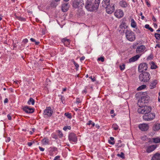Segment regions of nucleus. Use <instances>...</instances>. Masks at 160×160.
I'll return each mask as SVG.
<instances>
[{"instance_id": "47", "label": "nucleus", "mask_w": 160, "mask_h": 160, "mask_svg": "<svg viewBox=\"0 0 160 160\" xmlns=\"http://www.w3.org/2000/svg\"><path fill=\"white\" fill-rule=\"evenodd\" d=\"M74 64L77 68L79 67V65L78 64L76 63L75 62H74Z\"/></svg>"}, {"instance_id": "32", "label": "nucleus", "mask_w": 160, "mask_h": 160, "mask_svg": "<svg viewBox=\"0 0 160 160\" xmlns=\"http://www.w3.org/2000/svg\"><path fill=\"white\" fill-rule=\"evenodd\" d=\"M35 101L32 98H30L28 102V103L29 105L31 104L32 105H33L34 104Z\"/></svg>"}, {"instance_id": "48", "label": "nucleus", "mask_w": 160, "mask_h": 160, "mask_svg": "<svg viewBox=\"0 0 160 160\" xmlns=\"http://www.w3.org/2000/svg\"><path fill=\"white\" fill-rule=\"evenodd\" d=\"M140 15L141 16V19L142 20H143L144 18V17L142 15V12H140Z\"/></svg>"}, {"instance_id": "43", "label": "nucleus", "mask_w": 160, "mask_h": 160, "mask_svg": "<svg viewBox=\"0 0 160 160\" xmlns=\"http://www.w3.org/2000/svg\"><path fill=\"white\" fill-rule=\"evenodd\" d=\"M104 58L103 57L99 58L98 59V60L101 61L102 62H103L104 61Z\"/></svg>"}, {"instance_id": "54", "label": "nucleus", "mask_w": 160, "mask_h": 160, "mask_svg": "<svg viewBox=\"0 0 160 160\" xmlns=\"http://www.w3.org/2000/svg\"><path fill=\"white\" fill-rule=\"evenodd\" d=\"M85 58V57L84 56H82V57H81L80 58V61H82V60H83Z\"/></svg>"}, {"instance_id": "30", "label": "nucleus", "mask_w": 160, "mask_h": 160, "mask_svg": "<svg viewBox=\"0 0 160 160\" xmlns=\"http://www.w3.org/2000/svg\"><path fill=\"white\" fill-rule=\"evenodd\" d=\"M87 125H91V127H93L95 126V123L91 120H89L88 122L87 123Z\"/></svg>"}, {"instance_id": "46", "label": "nucleus", "mask_w": 160, "mask_h": 160, "mask_svg": "<svg viewBox=\"0 0 160 160\" xmlns=\"http://www.w3.org/2000/svg\"><path fill=\"white\" fill-rule=\"evenodd\" d=\"M28 40L27 38L24 39L23 40V42L25 43L28 42Z\"/></svg>"}, {"instance_id": "62", "label": "nucleus", "mask_w": 160, "mask_h": 160, "mask_svg": "<svg viewBox=\"0 0 160 160\" xmlns=\"http://www.w3.org/2000/svg\"><path fill=\"white\" fill-rule=\"evenodd\" d=\"M66 90V88H63V89L62 92V93H63V92L65 91Z\"/></svg>"}, {"instance_id": "56", "label": "nucleus", "mask_w": 160, "mask_h": 160, "mask_svg": "<svg viewBox=\"0 0 160 160\" xmlns=\"http://www.w3.org/2000/svg\"><path fill=\"white\" fill-rule=\"evenodd\" d=\"M152 19L153 21L154 22H156V19L155 18L154 16H153Z\"/></svg>"}, {"instance_id": "53", "label": "nucleus", "mask_w": 160, "mask_h": 160, "mask_svg": "<svg viewBox=\"0 0 160 160\" xmlns=\"http://www.w3.org/2000/svg\"><path fill=\"white\" fill-rule=\"evenodd\" d=\"M92 80V82H94V81H95V78H92V77H89Z\"/></svg>"}, {"instance_id": "50", "label": "nucleus", "mask_w": 160, "mask_h": 160, "mask_svg": "<svg viewBox=\"0 0 160 160\" xmlns=\"http://www.w3.org/2000/svg\"><path fill=\"white\" fill-rule=\"evenodd\" d=\"M39 148L40 150L41 151L43 152V151H44V148H42V147H40V146L39 147Z\"/></svg>"}, {"instance_id": "36", "label": "nucleus", "mask_w": 160, "mask_h": 160, "mask_svg": "<svg viewBox=\"0 0 160 160\" xmlns=\"http://www.w3.org/2000/svg\"><path fill=\"white\" fill-rule=\"evenodd\" d=\"M57 133H58V135L60 138H62L63 136V134L62 132L58 130L57 131Z\"/></svg>"}, {"instance_id": "35", "label": "nucleus", "mask_w": 160, "mask_h": 160, "mask_svg": "<svg viewBox=\"0 0 160 160\" xmlns=\"http://www.w3.org/2000/svg\"><path fill=\"white\" fill-rule=\"evenodd\" d=\"M71 127L70 126H65L63 128V130L65 131L67 130L68 129L70 130Z\"/></svg>"}, {"instance_id": "5", "label": "nucleus", "mask_w": 160, "mask_h": 160, "mask_svg": "<svg viewBox=\"0 0 160 160\" xmlns=\"http://www.w3.org/2000/svg\"><path fill=\"white\" fill-rule=\"evenodd\" d=\"M155 117V114L153 112H147L143 116V119L146 121H151L153 120Z\"/></svg>"}, {"instance_id": "40", "label": "nucleus", "mask_w": 160, "mask_h": 160, "mask_svg": "<svg viewBox=\"0 0 160 160\" xmlns=\"http://www.w3.org/2000/svg\"><path fill=\"white\" fill-rule=\"evenodd\" d=\"M65 115L68 118H70L71 117L70 114L69 113H65Z\"/></svg>"}, {"instance_id": "23", "label": "nucleus", "mask_w": 160, "mask_h": 160, "mask_svg": "<svg viewBox=\"0 0 160 160\" xmlns=\"http://www.w3.org/2000/svg\"><path fill=\"white\" fill-rule=\"evenodd\" d=\"M42 143L44 145H48L49 144V140L48 138H44L42 140Z\"/></svg>"}, {"instance_id": "42", "label": "nucleus", "mask_w": 160, "mask_h": 160, "mask_svg": "<svg viewBox=\"0 0 160 160\" xmlns=\"http://www.w3.org/2000/svg\"><path fill=\"white\" fill-rule=\"evenodd\" d=\"M81 102V101L80 99L79 98H76V103L78 104L79 103H80Z\"/></svg>"}, {"instance_id": "39", "label": "nucleus", "mask_w": 160, "mask_h": 160, "mask_svg": "<svg viewBox=\"0 0 160 160\" xmlns=\"http://www.w3.org/2000/svg\"><path fill=\"white\" fill-rule=\"evenodd\" d=\"M52 137L53 138H54L55 139H57L58 138L57 136L55 133L52 134Z\"/></svg>"}, {"instance_id": "8", "label": "nucleus", "mask_w": 160, "mask_h": 160, "mask_svg": "<svg viewBox=\"0 0 160 160\" xmlns=\"http://www.w3.org/2000/svg\"><path fill=\"white\" fill-rule=\"evenodd\" d=\"M147 64L146 63H142L139 66L138 70L140 72H142L147 69Z\"/></svg>"}, {"instance_id": "16", "label": "nucleus", "mask_w": 160, "mask_h": 160, "mask_svg": "<svg viewBox=\"0 0 160 160\" xmlns=\"http://www.w3.org/2000/svg\"><path fill=\"white\" fill-rule=\"evenodd\" d=\"M158 83V81L154 79L152 80L150 82L149 87L151 89H153L156 87V85Z\"/></svg>"}, {"instance_id": "26", "label": "nucleus", "mask_w": 160, "mask_h": 160, "mask_svg": "<svg viewBox=\"0 0 160 160\" xmlns=\"http://www.w3.org/2000/svg\"><path fill=\"white\" fill-rule=\"evenodd\" d=\"M131 26L132 28H135L137 26L136 23L133 19H132L131 20Z\"/></svg>"}, {"instance_id": "45", "label": "nucleus", "mask_w": 160, "mask_h": 160, "mask_svg": "<svg viewBox=\"0 0 160 160\" xmlns=\"http://www.w3.org/2000/svg\"><path fill=\"white\" fill-rule=\"evenodd\" d=\"M63 43L65 45L67 46L70 44V40L69 39V41H68V42L67 41L66 42H64Z\"/></svg>"}, {"instance_id": "58", "label": "nucleus", "mask_w": 160, "mask_h": 160, "mask_svg": "<svg viewBox=\"0 0 160 160\" xmlns=\"http://www.w3.org/2000/svg\"><path fill=\"white\" fill-rule=\"evenodd\" d=\"M151 32H153V29L151 27H150L148 29Z\"/></svg>"}, {"instance_id": "24", "label": "nucleus", "mask_w": 160, "mask_h": 160, "mask_svg": "<svg viewBox=\"0 0 160 160\" xmlns=\"http://www.w3.org/2000/svg\"><path fill=\"white\" fill-rule=\"evenodd\" d=\"M68 4L65 3L62 4V9L63 12H66L68 9Z\"/></svg>"}, {"instance_id": "28", "label": "nucleus", "mask_w": 160, "mask_h": 160, "mask_svg": "<svg viewBox=\"0 0 160 160\" xmlns=\"http://www.w3.org/2000/svg\"><path fill=\"white\" fill-rule=\"evenodd\" d=\"M150 64L151 65V68L152 69H155L158 67L152 61L150 62Z\"/></svg>"}, {"instance_id": "29", "label": "nucleus", "mask_w": 160, "mask_h": 160, "mask_svg": "<svg viewBox=\"0 0 160 160\" xmlns=\"http://www.w3.org/2000/svg\"><path fill=\"white\" fill-rule=\"evenodd\" d=\"M114 138L112 137H110V139L108 140V142L109 143L112 145H113L114 144Z\"/></svg>"}, {"instance_id": "59", "label": "nucleus", "mask_w": 160, "mask_h": 160, "mask_svg": "<svg viewBox=\"0 0 160 160\" xmlns=\"http://www.w3.org/2000/svg\"><path fill=\"white\" fill-rule=\"evenodd\" d=\"M82 93H87V90L86 88H85L83 91H82Z\"/></svg>"}, {"instance_id": "10", "label": "nucleus", "mask_w": 160, "mask_h": 160, "mask_svg": "<svg viewBox=\"0 0 160 160\" xmlns=\"http://www.w3.org/2000/svg\"><path fill=\"white\" fill-rule=\"evenodd\" d=\"M149 126L148 124L146 123H143L139 124L138 128L142 131H147L149 128Z\"/></svg>"}, {"instance_id": "44", "label": "nucleus", "mask_w": 160, "mask_h": 160, "mask_svg": "<svg viewBox=\"0 0 160 160\" xmlns=\"http://www.w3.org/2000/svg\"><path fill=\"white\" fill-rule=\"evenodd\" d=\"M60 156H56L54 158L53 160H60Z\"/></svg>"}, {"instance_id": "27", "label": "nucleus", "mask_w": 160, "mask_h": 160, "mask_svg": "<svg viewBox=\"0 0 160 160\" xmlns=\"http://www.w3.org/2000/svg\"><path fill=\"white\" fill-rule=\"evenodd\" d=\"M152 139L153 142L155 143H158L160 142V137H157L156 138H153Z\"/></svg>"}, {"instance_id": "11", "label": "nucleus", "mask_w": 160, "mask_h": 160, "mask_svg": "<svg viewBox=\"0 0 160 160\" xmlns=\"http://www.w3.org/2000/svg\"><path fill=\"white\" fill-rule=\"evenodd\" d=\"M107 13L108 14L112 13L115 10L114 4H111L110 5L105 8Z\"/></svg>"}, {"instance_id": "19", "label": "nucleus", "mask_w": 160, "mask_h": 160, "mask_svg": "<svg viewBox=\"0 0 160 160\" xmlns=\"http://www.w3.org/2000/svg\"><path fill=\"white\" fill-rule=\"evenodd\" d=\"M110 0H103L102 2V6L105 8L108 6H109V5H110Z\"/></svg>"}, {"instance_id": "21", "label": "nucleus", "mask_w": 160, "mask_h": 160, "mask_svg": "<svg viewBox=\"0 0 160 160\" xmlns=\"http://www.w3.org/2000/svg\"><path fill=\"white\" fill-rule=\"evenodd\" d=\"M120 27L121 28L120 30L124 31L128 27L126 26V24L124 22H122L120 25Z\"/></svg>"}, {"instance_id": "12", "label": "nucleus", "mask_w": 160, "mask_h": 160, "mask_svg": "<svg viewBox=\"0 0 160 160\" xmlns=\"http://www.w3.org/2000/svg\"><path fill=\"white\" fill-rule=\"evenodd\" d=\"M68 139L70 142H76L77 141V138L76 134L73 133L69 134Z\"/></svg>"}, {"instance_id": "60", "label": "nucleus", "mask_w": 160, "mask_h": 160, "mask_svg": "<svg viewBox=\"0 0 160 160\" xmlns=\"http://www.w3.org/2000/svg\"><path fill=\"white\" fill-rule=\"evenodd\" d=\"M30 40L32 42H35V40L32 38H31Z\"/></svg>"}, {"instance_id": "6", "label": "nucleus", "mask_w": 160, "mask_h": 160, "mask_svg": "<svg viewBox=\"0 0 160 160\" xmlns=\"http://www.w3.org/2000/svg\"><path fill=\"white\" fill-rule=\"evenodd\" d=\"M149 98L148 96H143L139 99L138 102V106H146L145 103L148 102V101Z\"/></svg>"}, {"instance_id": "52", "label": "nucleus", "mask_w": 160, "mask_h": 160, "mask_svg": "<svg viewBox=\"0 0 160 160\" xmlns=\"http://www.w3.org/2000/svg\"><path fill=\"white\" fill-rule=\"evenodd\" d=\"M32 144V142H28V145L29 147L31 146Z\"/></svg>"}, {"instance_id": "49", "label": "nucleus", "mask_w": 160, "mask_h": 160, "mask_svg": "<svg viewBox=\"0 0 160 160\" xmlns=\"http://www.w3.org/2000/svg\"><path fill=\"white\" fill-rule=\"evenodd\" d=\"M150 27V26L148 24H146L145 26V28L147 29H148Z\"/></svg>"}, {"instance_id": "17", "label": "nucleus", "mask_w": 160, "mask_h": 160, "mask_svg": "<svg viewBox=\"0 0 160 160\" xmlns=\"http://www.w3.org/2000/svg\"><path fill=\"white\" fill-rule=\"evenodd\" d=\"M141 55L137 54L136 55L130 58L129 60V62H133L137 61L140 57Z\"/></svg>"}, {"instance_id": "14", "label": "nucleus", "mask_w": 160, "mask_h": 160, "mask_svg": "<svg viewBox=\"0 0 160 160\" xmlns=\"http://www.w3.org/2000/svg\"><path fill=\"white\" fill-rule=\"evenodd\" d=\"M146 48L144 45H141L137 47L136 49V52L137 53L142 52L145 50Z\"/></svg>"}, {"instance_id": "63", "label": "nucleus", "mask_w": 160, "mask_h": 160, "mask_svg": "<svg viewBox=\"0 0 160 160\" xmlns=\"http://www.w3.org/2000/svg\"><path fill=\"white\" fill-rule=\"evenodd\" d=\"M35 42V44L36 45H38L39 43V42H36V41H35V42Z\"/></svg>"}, {"instance_id": "61", "label": "nucleus", "mask_w": 160, "mask_h": 160, "mask_svg": "<svg viewBox=\"0 0 160 160\" xmlns=\"http://www.w3.org/2000/svg\"><path fill=\"white\" fill-rule=\"evenodd\" d=\"M95 126L98 128H100L99 125L98 124H96Z\"/></svg>"}, {"instance_id": "2", "label": "nucleus", "mask_w": 160, "mask_h": 160, "mask_svg": "<svg viewBox=\"0 0 160 160\" xmlns=\"http://www.w3.org/2000/svg\"><path fill=\"white\" fill-rule=\"evenodd\" d=\"M139 107L138 112V113L141 114H145L147 112H150L152 109L151 107L147 106H139Z\"/></svg>"}, {"instance_id": "15", "label": "nucleus", "mask_w": 160, "mask_h": 160, "mask_svg": "<svg viewBox=\"0 0 160 160\" xmlns=\"http://www.w3.org/2000/svg\"><path fill=\"white\" fill-rule=\"evenodd\" d=\"M23 110L27 113H32L34 112L33 108L28 106H25L23 108Z\"/></svg>"}, {"instance_id": "22", "label": "nucleus", "mask_w": 160, "mask_h": 160, "mask_svg": "<svg viewBox=\"0 0 160 160\" xmlns=\"http://www.w3.org/2000/svg\"><path fill=\"white\" fill-rule=\"evenodd\" d=\"M151 160H160V153H157L153 156Z\"/></svg>"}, {"instance_id": "34", "label": "nucleus", "mask_w": 160, "mask_h": 160, "mask_svg": "<svg viewBox=\"0 0 160 160\" xmlns=\"http://www.w3.org/2000/svg\"><path fill=\"white\" fill-rule=\"evenodd\" d=\"M117 156L122 158H124V154L122 152H121L120 154H118Z\"/></svg>"}, {"instance_id": "18", "label": "nucleus", "mask_w": 160, "mask_h": 160, "mask_svg": "<svg viewBox=\"0 0 160 160\" xmlns=\"http://www.w3.org/2000/svg\"><path fill=\"white\" fill-rule=\"evenodd\" d=\"M156 148V147L155 145H153L149 146L147 148L146 150L147 152L148 153H150L153 151Z\"/></svg>"}, {"instance_id": "9", "label": "nucleus", "mask_w": 160, "mask_h": 160, "mask_svg": "<svg viewBox=\"0 0 160 160\" xmlns=\"http://www.w3.org/2000/svg\"><path fill=\"white\" fill-rule=\"evenodd\" d=\"M53 111L50 107H47L44 111L43 114L48 117H51L53 113Z\"/></svg>"}, {"instance_id": "51", "label": "nucleus", "mask_w": 160, "mask_h": 160, "mask_svg": "<svg viewBox=\"0 0 160 160\" xmlns=\"http://www.w3.org/2000/svg\"><path fill=\"white\" fill-rule=\"evenodd\" d=\"M7 117L8 120H11L12 119V117L9 114L8 115Z\"/></svg>"}, {"instance_id": "55", "label": "nucleus", "mask_w": 160, "mask_h": 160, "mask_svg": "<svg viewBox=\"0 0 160 160\" xmlns=\"http://www.w3.org/2000/svg\"><path fill=\"white\" fill-rule=\"evenodd\" d=\"M8 102V99L7 98H5L4 101V103H7Z\"/></svg>"}, {"instance_id": "38", "label": "nucleus", "mask_w": 160, "mask_h": 160, "mask_svg": "<svg viewBox=\"0 0 160 160\" xmlns=\"http://www.w3.org/2000/svg\"><path fill=\"white\" fill-rule=\"evenodd\" d=\"M155 36L157 39L159 40L160 39V34H159L155 33Z\"/></svg>"}, {"instance_id": "33", "label": "nucleus", "mask_w": 160, "mask_h": 160, "mask_svg": "<svg viewBox=\"0 0 160 160\" xmlns=\"http://www.w3.org/2000/svg\"><path fill=\"white\" fill-rule=\"evenodd\" d=\"M112 128L115 130H117L118 128V126L116 123L112 125Z\"/></svg>"}, {"instance_id": "7", "label": "nucleus", "mask_w": 160, "mask_h": 160, "mask_svg": "<svg viewBox=\"0 0 160 160\" xmlns=\"http://www.w3.org/2000/svg\"><path fill=\"white\" fill-rule=\"evenodd\" d=\"M84 1L83 0H76L73 3V6L75 8H81L84 6Z\"/></svg>"}, {"instance_id": "57", "label": "nucleus", "mask_w": 160, "mask_h": 160, "mask_svg": "<svg viewBox=\"0 0 160 160\" xmlns=\"http://www.w3.org/2000/svg\"><path fill=\"white\" fill-rule=\"evenodd\" d=\"M20 83V81H14V83H15L16 84H18V83Z\"/></svg>"}, {"instance_id": "13", "label": "nucleus", "mask_w": 160, "mask_h": 160, "mask_svg": "<svg viewBox=\"0 0 160 160\" xmlns=\"http://www.w3.org/2000/svg\"><path fill=\"white\" fill-rule=\"evenodd\" d=\"M114 15L117 18H120L123 16L124 13L122 10L118 9L116 10L114 12Z\"/></svg>"}, {"instance_id": "3", "label": "nucleus", "mask_w": 160, "mask_h": 160, "mask_svg": "<svg viewBox=\"0 0 160 160\" xmlns=\"http://www.w3.org/2000/svg\"><path fill=\"white\" fill-rule=\"evenodd\" d=\"M139 79L143 82H147L150 79V74L147 72H144L139 76Z\"/></svg>"}, {"instance_id": "64", "label": "nucleus", "mask_w": 160, "mask_h": 160, "mask_svg": "<svg viewBox=\"0 0 160 160\" xmlns=\"http://www.w3.org/2000/svg\"><path fill=\"white\" fill-rule=\"evenodd\" d=\"M114 112V110H112L111 111H110V113H111V114H112V113H113Z\"/></svg>"}, {"instance_id": "41", "label": "nucleus", "mask_w": 160, "mask_h": 160, "mask_svg": "<svg viewBox=\"0 0 160 160\" xmlns=\"http://www.w3.org/2000/svg\"><path fill=\"white\" fill-rule=\"evenodd\" d=\"M68 41H69V39H68L67 38H63L62 40V41L63 43H64V42H67V41L68 42Z\"/></svg>"}, {"instance_id": "25", "label": "nucleus", "mask_w": 160, "mask_h": 160, "mask_svg": "<svg viewBox=\"0 0 160 160\" xmlns=\"http://www.w3.org/2000/svg\"><path fill=\"white\" fill-rule=\"evenodd\" d=\"M160 129V124L159 123H155L154 125L153 130L154 131H158Z\"/></svg>"}, {"instance_id": "37", "label": "nucleus", "mask_w": 160, "mask_h": 160, "mask_svg": "<svg viewBox=\"0 0 160 160\" xmlns=\"http://www.w3.org/2000/svg\"><path fill=\"white\" fill-rule=\"evenodd\" d=\"M125 65L124 64L120 65L119 66L120 70L122 71L124 70L125 68Z\"/></svg>"}, {"instance_id": "4", "label": "nucleus", "mask_w": 160, "mask_h": 160, "mask_svg": "<svg viewBox=\"0 0 160 160\" xmlns=\"http://www.w3.org/2000/svg\"><path fill=\"white\" fill-rule=\"evenodd\" d=\"M125 35L127 39L130 41H133L135 39L134 33L130 30H127L125 32Z\"/></svg>"}, {"instance_id": "31", "label": "nucleus", "mask_w": 160, "mask_h": 160, "mask_svg": "<svg viewBox=\"0 0 160 160\" xmlns=\"http://www.w3.org/2000/svg\"><path fill=\"white\" fill-rule=\"evenodd\" d=\"M146 87V86L145 85H142L139 87L137 88V90L138 91L141 90L142 89H145Z\"/></svg>"}, {"instance_id": "20", "label": "nucleus", "mask_w": 160, "mask_h": 160, "mask_svg": "<svg viewBox=\"0 0 160 160\" xmlns=\"http://www.w3.org/2000/svg\"><path fill=\"white\" fill-rule=\"evenodd\" d=\"M119 5L122 8H125L128 6V4L126 1L124 0H121L119 2Z\"/></svg>"}, {"instance_id": "1", "label": "nucleus", "mask_w": 160, "mask_h": 160, "mask_svg": "<svg viewBox=\"0 0 160 160\" xmlns=\"http://www.w3.org/2000/svg\"><path fill=\"white\" fill-rule=\"evenodd\" d=\"M93 0H86L85 4V8L87 10L90 12L97 10L99 6L100 0H95L93 3Z\"/></svg>"}]
</instances>
